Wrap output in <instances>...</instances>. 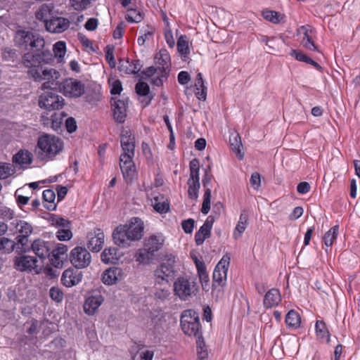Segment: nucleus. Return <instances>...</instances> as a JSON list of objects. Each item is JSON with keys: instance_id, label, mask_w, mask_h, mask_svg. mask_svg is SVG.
Listing matches in <instances>:
<instances>
[{"instance_id": "f257e3e1", "label": "nucleus", "mask_w": 360, "mask_h": 360, "mask_svg": "<svg viewBox=\"0 0 360 360\" xmlns=\"http://www.w3.org/2000/svg\"><path fill=\"white\" fill-rule=\"evenodd\" d=\"M122 153L120 156V167L123 178L127 183H131L136 177V169L134 162L135 155V137L129 129H123L120 134Z\"/></svg>"}, {"instance_id": "f03ea898", "label": "nucleus", "mask_w": 360, "mask_h": 360, "mask_svg": "<svg viewBox=\"0 0 360 360\" xmlns=\"http://www.w3.org/2000/svg\"><path fill=\"white\" fill-rule=\"evenodd\" d=\"M143 229V221L138 217H132L129 224L116 227L112 233L113 241L120 248H128L131 242L142 238Z\"/></svg>"}, {"instance_id": "7ed1b4c3", "label": "nucleus", "mask_w": 360, "mask_h": 360, "mask_svg": "<svg viewBox=\"0 0 360 360\" xmlns=\"http://www.w3.org/2000/svg\"><path fill=\"white\" fill-rule=\"evenodd\" d=\"M155 67L150 66L145 71V75L150 78L153 84L161 86L167 81L171 68V58L168 51L162 49L155 54Z\"/></svg>"}, {"instance_id": "20e7f679", "label": "nucleus", "mask_w": 360, "mask_h": 360, "mask_svg": "<svg viewBox=\"0 0 360 360\" xmlns=\"http://www.w3.org/2000/svg\"><path fill=\"white\" fill-rule=\"evenodd\" d=\"M63 148V141L53 135L45 134L39 138L36 153L41 160H51Z\"/></svg>"}, {"instance_id": "39448f33", "label": "nucleus", "mask_w": 360, "mask_h": 360, "mask_svg": "<svg viewBox=\"0 0 360 360\" xmlns=\"http://www.w3.org/2000/svg\"><path fill=\"white\" fill-rule=\"evenodd\" d=\"M14 42L15 46L27 51L32 49L41 51L45 45V41L43 37L31 31L25 30L16 31L14 36Z\"/></svg>"}, {"instance_id": "423d86ee", "label": "nucleus", "mask_w": 360, "mask_h": 360, "mask_svg": "<svg viewBox=\"0 0 360 360\" xmlns=\"http://www.w3.org/2000/svg\"><path fill=\"white\" fill-rule=\"evenodd\" d=\"M198 291L196 278L188 275L179 276L174 282V292L181 300L186 301Z\"/></svg>"}, {"instance_id": "0eeeda50", "label": "nucleus", "mask_w": 360, "mask_h": 360, "mask_svg": "<svg viewBox=\"0 0 360 360\" xmlns=\"http://www.w3.org/2000/svg\"><path fill=\"white\" fill-rule=\"evenodd\" d=\"M181 327L186 335L194 336L198 338L202 337L199 315L193 309H186L182 312Z\"/></svg>"}, {"instance_id": "6e6552de", "label": "nucleus", "mask_w": 360, "mask_h": 360, "mask_svg": "<svg viewBox=\"0 0 360 360\" xmlns=\"http://www.w3.org/2000/svg\"><path fill=\"white\" fill-rule=\"evenodd\" d=\"M53 60V55L50 51H37L32 49L23 54L22 63L28 70H41L42 63H49Z\"/></svg>"}, {"instance_id": "1a4fd4ad", "label": "nucleus", "mask_w": 360, "mask_h": 360, "mask_svg": "<svg viewBox=\"0 0 360 360\" xmlns=\"http://www.w3.org/2000/svg\"><path fill=\"white\" fill-rule=\"evenodd\" d=\"M28 76L36 82L46 80L41 84V89H53L58 85L60 72L54 68H41V70H32L27 71Z\"/></svg>"}, {"instance_id": "9d476101", "label": "nucleus", "mask_w": 360, "mask_h": 360, "mask_svg": "<svg viewBox=\"0 0 360 360\" xmlns=\"http://www.w3.org/2000/svg\"><path fill=\"white\" fill-rule=\"evenodd\" d=\"M175 257L172 254L166 255L160 264L155 270V276L157 279L169 283L175 277L174 264Z\"/></svg>"}, {"instance_id": "9b49d317", "label": "nucleus", "mask_w": 360, "mask_h": 360, "mask_svg": "<svg viewBox=\"0 0 360 360\" xmlns=\"http://www.w3.org/2000/svg\"><path fill=\"white\" fill-rule=\"evenodd\" d=\"M230 260V256L226 254L215 266L212 275V293L214 292L217 288H222L225 285Z\"/></svg>"}, {"instance_id": "f8f14e48", "label": "nucleus", "mask_w": 360, "mask_h": 360, "mask_svg": "<svg viewBox=\"0 0 360 360\" xmlns=\"http://www.w3.org/2000/svg\"><path fill=\"white\" fill-rule=\"evenodd\" d=\"M190 177L188 180V196L191 200H196L198 198L200 189V162L197 158H193L189 163Z\"/></svg>"}, {"instance_id": "ddd939ff", "label": "nucleus", "mask_w": 360, "mask_h": 360, "mask_svg": "<svg viewBox=\"0 0 360 360\" xmlns=\"http://www.w3.org/2000/svg\"><path fill=\"white\" fill-rule=\"evenodd\" d=\"M27 253H19L14 258L13 266L19 271L34 272L39 274L41 269L38 266V259L36 257L27 255Z\"/></svg>"}, {"instance_id": "4468645a", "label": "nucleus", "mask_w": 360, "mask_h": 360, "mask_svg": "<svg viewBox=\"0 0 360 360\" xmlns=\"http://www.w3.org/2000/svg\"><path fill=\"white\" fill-rule=\"evenodd\" d=\"M39 105L48 110H58L63 106L64 99L54 92L46 91L39 96Z\"/></svg>"}, {"instance_id": "2eb2a0df", "label": "nucleus", "mask_w": 360, "mask_h": 360, "mask_svg": "<svg viewBox=\"0 0 360 360\" xmlns=\"http://www.w3.org/2000/svg\"><path fill=\"white\" fill-rule=\"evenodd\" d=\"M60 89L66 96L79 97L84 93V85L73 78L64 80L60 85Z\"/></svg>"}, {"instance_id": "dca6fc26", "label": "nucleus", "mask_w": 360, "mask_h": 360, "mask_svg": "<svg viewBox=\"0 0 360 360\" xmlns=\"http://www.w3.org/2000/svg\"><path fill=\"white\" fill-rule=\"evenodd\" d=\"M70 259L77 269L85 268L90 262V254L86 248L76 247L72 250Z\"/></svg>"}, {"instance_id": "f3484780", "label": "nucleus", "mask_w": 360, "mask_h": 360, "mask_svg": "<svg viewBox=\"0 0 360 360\" xmlns=\"http://www.w3.org/2000/svg\"><path fill=\"white\" fill-rule=\"evenodd\" d=\"M30 251H32L37 257L43 260L51 256L50 243L37 238L31 243Z\"/></svg>"}, {"instance_id": "a211bd4d", "label": "nucleus", "mask_w": 360, "mask_h": 360, "mask_svg": "<svg viewBox=\"0 0 360 360\" xmlns=\"http://www.w3.org/2000/svg\"><path fill=\"white\" fill-rule=\"evenodd\" d=\"M212 176L207 174L205 172V174L202 178V186L205 188V193L203 195V201L202 204L201 212L203 214H207L210 210V205H211V186L210 184L212 182Z\"/></svg>"}, {"instance_id": "6ab92c4d", "label": "nucleus", "mask_w": 360, "mask_h": 360, "mask_svg": "<svg viewBox=\"0 0 360 360\" xmlns=\"http://www.w3.org/2000/svg\"><path fill=\"white\" fill-rule=\"evenodd\" d=\"M70 21L63 17H53L45 25L48 32L52 33H62L70 27Z\"/></svg>"}, {"instance_id": "aec40b11", "label": "nucleus", "mask_w": 360, "mask_h": 360, "mask_svg": "<svg viewBox=\"0 0 360 360\" xmlns=\"http://www.w3.org/2000/svg\"><path fill=\"white\" fill-rule=\"evenodd\" d=\"M164 243L165 238L162 235H151L145 238L143 246L150 252L155 255V253L162 249Z\"/></svg>"}, {"instance_id": "412c9836", "label": "nucleus", "mask_w": 360, "mask_h": 360, "mask_svg": "<svg viewBox=\"0 0 360 360\" xmlns=\"http://www.w3.org/2000/svg\"><path fill=\"white\" fill-rule=\"evenodd\" d=\"M82 278L81 273L77 270L68 269L62 274L61 282L66 287H72L79 283Z\"/></svg>"}, {"instance_id": "4be33fe9", "label": "nucleus", "mask_w": 360, "mask_h": 360, "mask_svg": "<svg viewBox=\"0 0 360 360\" xmlns=\"http://www.w3.org/2000/svg\"><path fill=\"white\" fill-rule=\"evenodd\" d=\"M112 107L113 110V116L116 122L123 123L127 116V103L122 100H116L112 98Z\"/></svg>"}, {"instance_id": "5701e85b", "label": "nucleus", "mask_w": 360, "mask_h": 360, "mask_svg": "<svg viewBox=\"0 0 360 360\" xmlns=\"http://www.w3.org/2000/svg\"><path fill=\"white\" fill-rule=\"evenodd\" d=\"M281 295L277 288L270 289L264 295L263 304L266 309L278 306L281 302Z\"/></svg>"}, {"instance_id": "b1692460", "label": "nucleus", "mask_w": 360, "mask_h": 360, "mask_svg": "<svg viewBox=\"0 0 360 360\" xmlns=\"http://www.w3.org/2000/svg\"><path fill=\"white\" fill-rule=\"evenodd\" d=\"M151 205L154 210L160 213H167L169 210V203L163 194L157 193L151 199Z\"/></svg>"}, {"instance_id": "393cba45", "label": "nucleus", "mask_w": 360, "mask_h": 360, "mask_svg": "<svg viewBox=\"0 0 360 360\" xmlns=\"http://www.w3.org/2000/svg\"><path fill=\"white\" fill-rule=\"evenodd\" d=\"M122 276V270L118 267L106 269L102 275V281L105 285L115 284Z\"/></svg>"}, {"instance_id": "a878e982", "label": "nucleus", "mask_w": 360, "mask_h": 360, "mask_svg": "<svg viewBox=\"0 0 360 360\" xmlns=\"http://www.w3.org/2000/svg\"><path fill=\"white\" fill-rule=\"evenodd\" d=\"M155 28L151 25H146L140 30V35L137 39V43L139 46H144L146 41H153Z\"/></svg>"}, {"instance_id": "bb28decb", "label": "nucleus", "mask_w": 360, "mask_h": 360, "mask_svg": "<svg viewBox=\"0 0 360 360\" xmlns=\"http://www.w3.org/2000/svg\"><path fill=\"white\" fill-rule=\"evenodd\" d=\"M316 335L317 338L322 342H329L330 334L326 323L322 320H318L315 325Z\"/></svg>"}, {"instance_id": "cd10ccee", "label": "nucleus", "mask_w": 360, "mask_h": 360, "mask_svg": "<svg viewBox=\"0 0 360 360\" xmlns=\"http://www.w3.org/2000/svg\"><path fill=\"white\" fill-rule=\"evenodd\" d=\"M191 42L189 41L188 37L186 35H181L176 43V48L178 53L182 58H186L191 53L190 46Z\"/></svg>"}, {"instance_id": "c85d7f7f", "label": "nucleus", "mask_w": 360, "mask_h": 360, "mask_svg": "<svg viewBox=\"0 0 360 360\" xmlns=\"http://www.w3.org/2000/svg\"><path fill=\"white\" fill-rule=\"evenodd\" d=\"M194 88L196 97L199 100L205 101L207 97V87L205 86L202 75L200 72L196 75Z\"/></svg>"}, {"instance_id": "c756f323", "label": "nucleus", "mask_w": 360, "mask_h": 360, "mask_svg": "<svg viewBox=\"0 0 360 360\" xmlns=\"http://www.w3.org/2000/svg\"><path fill=\"white\" fill-rule=\"evenodd\" d=\"M53 6L52 4H43L35 14L37 19L44 22L46 25V22H49L53 17Z\"/></svg>"}, {"instance_id": "7c9ffc66", "label": "nucleus", "mask_w": 360, "mask_h": 360, "mask_svg": "<svg viewBox=\"0 0 360 360\" xmlns=\"http://www.w3.org/2000/svg\"><path fill=\"white\" fill-rule=\"evenodd\" d=\"M300 29L304 31V35L302 39L303 46L310 51H319L317 46L312 40V30L309 29L306 26H302Z\"/></svg>"}, {"instance_id": "2f4dec72", "label": "nucleus", "mask_w": 360, "mask_h": 360, "mask_svg": "<svg viewBox=\"0 0 360 360\" xmlns=\"http://www.w3.org/2000/svg\"><path fill=\"white\" fill-rule=\"evenodd\" d=\"M285 323L289 328H299L301 325V317L299 313L294 309L290 310L285 316Z\"/></svg>"}, {"instance_id": "473e14b6", "label": "nucleus", "mask_w": 360, "mask_h": 360, "mask_svg": "<svg viewBox=\"0 0 360 360\" xmlns=\"http://www.w3.org/2000/svg\"><path fill=\"white\" fill-rule=\"evenodd\" d=\"M230 146L232 150L236 153L239 160L243 159L244 154L241 152L243 144L240 136L238 134H232L229 137Z\"/></svg>"}, {"instance_id": "72a5a7b5", "label": "nucleus", "mask_w": 360, "mask_h": 360, "mask_svg": "<svg viewBox=\"0 0 360 360\" xmlns=\"http://www.w3.org/2000/svg\"><path fill=\"white\" fill-rule=\"evenodd\" d=\"M11 224L15 228L16 232L21 233L20 236H29L32 232V226L25 221L15 219Z\"/></svg>"}, {"instance_id": "f704fd0d", "label": "nucleus", "mask_w": 360, "mask_h": 360, "mask_svg": "<svg viewBox=\"0 0 360 360\" xmlns=\"http://www.w3.org/2000/svg\"><path fill=\"white\" fill-rule=\"evenodd\" d=\"M196 269L198 276L202 288L205 290L208 285L210 282L209 274L207 271V268L204 262H196Z\"/></svg>"}, {"instance_id": "c9c22d12", "label": "nucleus", "mask_w": 360, "mask_h": 360, "mask_svg": "<svg viewBox=\"0 0 360 360\" xmlns=\"http://www.w3.org/2000/svg\"><path fill=\"white\" fill-rule=\"evenodd\" d=\"M32 161V155L27 150H20L13 157V162L20 166L30 165Z\"/></svg>"}, {"instance_id": "e433bc0d", "label": "nucleus", "mask_w": 360, "mask_h": 360, "mask_svg": "<svg viewBox=\"0 0 360 360\" xmlns=\"http://www.w3.org/2000/svg\"><path fill=\"white\" fill-rule=\"evenodd\" d=\"M155 255L150 252L149 250H146L144 246L143 248L139 249L134 255L135 260L139 264H149L153 259Z\"/></svg>"}, {"instance_id": "4c0bfd02", "label": "nucleus", "mask_w": 360, "mask_h": 360, "mask_svg": "<svg viewBox=\"0 0 360 360\" xmlns=\"http://www.w3.org/2000/svg\"><path fill=\"white\" fill-rule=\"evenodd\" d=\"M290 56L298 61L304 62L307 64L311 65L317 70H321L322 69V67L317 62L314 61L310 57L300 51L292 49L290 51Z\"/></svg>"}, {"instance_id": "58836bf2", "label": "nucleus", "mask_w": 360, "mask_h": 360, "mask_svg": "<svg viewBox=\"0 0 360 360\" xmlns=\"http://www.w3.org/2000/svg\"><path fill=\"white\" fill-rule=\"evenodd\" d=\"M124 64L120 65V70L123 71L126 74H136L138 73L141 68L142 65L139 60H133L131 62L127 60Z\"/></svg>"}, {"instance_id": "ea45409f", "label": "nucleus", "mask_w": 360, "mask_h": 360, "mask_svg": "<svg viewBox=\"0 0 360 360\" xmlns=\"http://www.w3.org/2000/svg\"><path fill=\"white\" fill-rule=\"evenodd\" d=\"M117 253V248H110L108 249H105L101 255V259L102 262L105 264H115L118 260Z\"/></svg>"}, {"instance_id": "a19ab883", "label": "nucleus", "mask_w": 360, "mask_h": 360, "mask_svg": "<svg viewBox=\"0 0 360 360\" xmlns=\"http://www.w3.org/2000/svg\"><path fill=\"white\" fill-rule=\"evenodd\" d=\"M339 233V226L331 227L323 236V242L326 246L331 247L336 240Z\"/></svg>"}, {"instance_id": "79ce46f5", "label": "nucleus", "mask_w": 360, "mask_h": 360, "mask_svg": "<svg viewBox=\"0 0 360 360\" xmlns=\"http://www.w3.org/2000/svg\"><path fill=\"white\" fill-rule=\"evenodd\" d=\"M28 236H18L16 237L15 247L19 253H27L30 251L31 245L28 244Z\"/></svg>"}, {"instance_id": "37998d69", "label": "nucleus", "mask_w": 360, "mask_h": 360, "mask_svg": "<svg viewBox=\"0 0 360 360\" xmlns=\"http://www.w3.org/2000/svg\"><path fill=\"white\" fill-rule=\"evenodd\" d=\"M136 92L141 96H147V101H146V105H148L152 99V97L148 96L150 93V88L148 84L144 82H139L136 83L135 86Z\"/></svg>"}, {"instance_id": "c03bdc74", "label": "nucleus", "mask_w": 360, "mask_h": 360, "mask_svg": "<svg viewBox=\"0 0 360 360\" xmlns=\"http://www.w3.org/2000/svg\"><path fill=\"white\" fill-rule=\"evenodd\" d=\"M43 199L45 202L49 204L44 205V207L49 210H53L56 209V204L54 203V200L56 198L55 192L53 190L47 189L43 191Z\"/></svg>"}, {"instance_id": "a18cd8bd", "label": "nucleus", "mask_w": 360, "mask_h": 360, "mask_svg": "<svg viewBox=\"0 0 360 360\" xmlns=\"http://www.w3.org/2000/svg\"><path fill=\"white\" fill-rule=\"evenodd\" d=\"M262 15L266 20L274 24H278L281 22V14L277 11L266 9L262 11Z\"/></svg>"}, {"instance_id": "49530a36", "label": "nucleus", "mask_w": 360, "mask_h": 360, "mask_svg": "<svg viewBox=\"0 0 360 360\" xmlns=\"http://www.w3.org/2000/svg\"><path fill=\"white\" fill-rule=\"evenodd\" d=\"M53 51L54 56L58 58V61L60 62L64 58L66 53V45L64 41H59L53 45Z\"/></svg>"}, {"instance_id": "de8ad7c7", "label": "nucleus", "mask_w": 360, "mask_h": 360, "mask_svg": "<svg viewBox=\"0 0 360 360\" xmlns=\"http://www.w3.org/2000/svg\"><path fill=\"white\" fill-rule=\"evenodd\" d=\"M15 170L10 163L0 162V179H5L13 175Z\"/></svg>"}, {"instance_id": "09e8293b", "label": "nucleus", "mask_w": 360, "mask_h": 360, "mask_svg": "<svg viewBox=\"0 0 360 360\" xmlns=\"http://www.w3.org/2000/svg\"><path fill=\"white\" fill-rule=\"evenodd\" d=\"M94 244V245L91 248V252H97L101 250L104 244V234L103 232H99L96 236L91 237V246Z\"/></svg>"}, {"instance_id": "8fccbe9b", "label": "nucleus", "mask_w": 360, "mask_h": 360, "mask_svg": "<svg viewBox=\"0 0 360 360\" xmlns=\"http://www.w3.org/2000/svg\"><path fill=\"white\" fill-rule=\"evenodd\" d=\"M15 248V243L6 237L0 238V250L5 253L11 252Z\"/></svg>"}, {"instance_id": "3c124183", "label": "nucleus", "mask_w": 360, "mask_h": 360, "mask_svg": "<svg viewBox=\"0 0 360 360\" xmlns=\"http://www.w3.org/2000/svg\"><path fill=\"white\" fill-rule=\"evenodd\" d=\"M66 115L63 112H54L51 116L52 128L58 130L60 127L63 118Z\"/></svg>"}, {"instance_id": "603ef678", "label": "nucleus", "mask_w": 360, "mask_h": 360, "mask_svg": "<svg viewBox=\"0 0 360 360\" xmlns=\"http://www.w3.org/2000/svg\"><path fill=\"white\" fill-rule=\"evenodd\" d=\"M125 19L129 22H139L143 20V16L139 11L129 8L127 9Z\"/></svg>"}, {"instance_id": "864d4df0", "label": "nucleus", "mask_w": 360, "mask_h": 360, "mask_svg": "<svg viewBox=\"0 0 360 360\" xmlns=\"http://www.w3.org/2000/svg\"><path fill=\"white\" fill-rule=\"evenodd\" d=\"M104 299L99 294V292L91 290V315L94 313L95 310L103 303Z\"/></svg>"}, {"instance_id": "5fc2aeb1", "label": "nucleus", "mask_w": 360, "mask_h": 360, "mask_svg": "<svg viewBox=\"0 0 360 360\" xmlns=\"http://www.w3.org/2000/svg\"><path fill=\"white\" fill-rule=\"evenodd\" d=\"M49 296L54 302L60 303L63 300L64 294L60 288L53 286L49 290Z\"/></svg>"}, {"instance_id": "6e6d98bb", "label": "nucleus", "mask_w": 360, "mask_h": 360, "mask_svg": "<svg viewBox=\"0 0 360 360\" xmlns=\"http://www.w3.org/2000/svg\"><path fill=\"white\" fill-rule=\"evenodd\" d=\"M105 60L110 68H115L116 62L114 58L115 47L112 45H108L105 47Z\"/></svg>"}, {"instance_id": "4d7b16f0", "label": "nucleus", "mask_w": 360, "mask_h": 360, "mask_svg": "<svg viewBox=\"0 0 360 360\" xmlns=\"http://www.w3.org/2000/svg\"><path fill=\"white\" fill-rule=\"evenodd\" d=\"M164 35L166 40V42L169 47L173 48L175 44V40L173 37L172 29L169 27V24L168 20H167V25L164 29Z\"/></svg>"}, {"instance_id": "13d9d810", "label": "nucleus", "mask_w": 360, "mask_h": 360, "mask_svg": "<svg viewBox=\"0 0 360 360\" xmlns=\"http://www.w3.org/2000/svg\"><path fill=\"white\" fill-rule=\"evenodd\" d=\"M56 236L59 240H69L72 237V233L70 226L65 229H59L56 233Z\"/></svg>"}, {"instance_id": "bf43d9fd", "label": "nucleus", "mask_w": 360, "mask_h": 360, "mask_svg": "<svg viewBox=\"0 0 360 360\" xmlns=\"http://www.w3.org/2000/svg\"><path fill=\"white\" fill-rule=\"evenodd\" d=\"M15 216V212L13 210L6 206H0V218L4 220L13 219Z\"/></svg>"}, {"instance_id": "052dcab7", "label": "nucleus", "mask_w": 360, "mask_h": 360, "mask_svg": "<svg viewBox=\"0 0 360 360\" xmlns=\"http://www.w3.org/2000/svg\"><path fill=\"white\" fill-rule=\"evenodd\" d=\"M2 57L6 61L13 62L18 58V53L14 49L6 48L2 53Z\"/></svg>"}, {"instance_id": "680f3d73", "label": "nucleus", "mask_w": 360, "mask_h": 360, "mask_svg": "<svg viewBox=\"0 0 360 360\" xmlns=\"http://www.w3.org/2000/svg\"><path fill=\"white\" fill-rule=\"evenodd\" d=\"M195 221L193 219H188L181 222V226L186 233H191L194 229Z\"/></svg>"}, {"instance_id": "e2e57ef3", "label": "nucleus", "mask_w": 360, "mask_h": 360, "mask_svg": "<svg viewBox=\"0 0 360 360\" xmlns=\"http://www.w3.org/2000/svg\"><path fill=\"white\" fill-rule=\"evenodd\" d=\"M53 224H55L58 229H65L70 226V223L67 219L62 217H56L52 219Z\"/></svg>"}, {"instance_id": "0e129e2a", "label": "nucleus", "mask_w": 360, "mask_h": 360, "mask_svg": "<svg viewBox=\"0 0 360 360\" xmlns=\"http://www.w3.org/2000/svg\"><path fill=\"white\" fill-rule=\"evenodd\" d=\"M71 5L75 10H82L87 7L90 0H70Z\"/></svg>"}, {"instance_id": "69168bd1", "label": "nucleus", "mask_w": 360, "mask_h": 360, "mask_svg": "<svg viewBox=\"0 0 360 360\" xmlns=\"http://www.w3.org/2000/svg\"><path fill=\"white\" fill-rule=\"evenodd\" d=\"M51 258L50 259H51V262L52 265H53L56 268H61L63 266V259L64 257H63L60 255H54V251H53L51 250Z\"/></svg>"}, {"instance_id": "338daca9", "label": "nucleus", "mask_w": 360, "mask_h": 360, "mask_svg": "<svg viewBox=\"0 0 360 360\" xmlns=\"http://www.w3.org/2000/svg\"><path fill=\"white\" fill-rule=\"evenodd\" d=\"M110 93L112 95L120 94L122 91V85L119 79L113 81L111 84Z\"/></svg>"}, {"instance_id": "774afa93", "label": "nucleus", "mask_w": 360, "mask_h": 360, "mask_svg": "<svg viewBox=\"0 0 360 360\" xmlns=\"http://www.w3.org/2000/svg\"><path fill=\"white\" fill-rule=\"evenodd\" d=\"M304 210L302 207L297 206L295 207L292 212L289 215V219L290 221H295L303 214Z\"/></svg>"}]
</instances>
